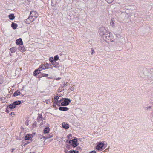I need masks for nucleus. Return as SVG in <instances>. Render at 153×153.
Listing matches in <instances>:
<instances>
[{
    "instance_id": "34",
    "label": "nucleus",
    "mask_w": 153,
    "mask_h": 153,
    "mask_svg": "<svg viewBox=\"0 0 153 153\" xmlns=\"http://www.w3.org/2000/svg\"><path fill=\"white\" fill-rule=\"evenodd\" d=\"M14 112H11V113H10V115H14Z\"/></svg>"
},
{
    "instance_id": "40",
    "label": "nucleus",
    "mask_w": 153,
    "mask_h": 153,
    "mask_svg": "<svg viewBox=\"0 0 153 153\" xmlns=\"http://www.w3.org/2000/svg\"><path fill=\"white\" fill-rule=\"evenodd\" d=\"M30 143V142H27V143H25V145H27V144Z\"/></svg>"
},
{
    "instance_id": "27",
    "label": "nucleus",
    "mask_w": 153,
    "mask_h": 153,
    "mask_svg": "<svg viewBox=\"0 0 153 153\" xmlns=\"http://www.w3.org/2000/svg\"><path fill=\"white\" fill-rule=\"evenodd\" d=\"M67 85L68 84L67 82L64 83L63 85V86H62V87H64L65 86H67Z\"/></svg>"
},
{
    "instance_id": "29",
    "label": "nucleus",
    "mask_w": 153,
    "mask_h": 153,
    "mask_svg": "<svg viewBox=\"0 0 153 153\" xmlns=\"http://www.w3.org/2000/svg\"><path fill=\"white\" fill-rule=\"evenodd\" d=\"M59 98V97L57 96H55L54 97V98L55 99L58 100Z\"/></svg>"
},
{
    "instance_id": "33",
    "label": "nucleus",
    "mask_w": 153,
    "mask_h": 153,
    "mask_svg": "<svg viewBox=\"0 0 153 153\" xmlns=\"http://www.w3.org/2000/svg\"><path fill=\"white\" fill-rule=\"evenodd\" d=\"M61 79V78L59 77V78H57L56 79V80H60Z\"/></svg>"
},
{
    "instance_id": "14",
    "label": "nucleus",
    "mask_w": 153,
    "mask_h": 153,
    "mask_svg": "<svg viewBox=\"0 0 153 153\" xmlns=\"http://www.w3.org/2000/svg\"><path fill=\"white\" fill-rule=\"evenodd\" d=\"M9 18L10 20H12L15 18V16L13 14H11L9 15Z\"/></svg>"
},
{
    "instance_id": "37",
    "label": "nucleus",
    "mask_w": 153,
    "mask_h": 153,
    "mask_svg": "<svg viewBox=\"0 0 153 153\" xmlns=\"http://www.w3.org/2000/svg\"><path fill=\"white\" fill-rule=\"evenodd\" d=\"M42 138H45V139H47V138H46V137H45V136H42Z\"/></svg>"
},
{
    "instance_id": "13",
    "label": "nucleus",
    "mask_w": 153,
    "mask_h": 153,
    "mask_svg": "<svg viewBox=\"0 0 153 153\" xmlns=\"http://www.w3.org/2000/svg\"><path fill=\"white\" fill-rule=\"evenodd\" d=\"M114 22H115V20L114 18H112L111 19V22H110L111 25L112 27L114 26Z\"/></svg>"
},
{
    "instance_id": "23",
    "label": "nucleus",
    "mask_w": 153,
    "mask_h": 153,
    "mask_svg": "<svg viewBox=\"0 0 153 153\" xmlns=\"http://www.w3.org/2000/svg\"><path fill=\"white\" fill-rule=\"evenodd\" d=\"M53 136V134H51L48 135L46 136V138H48L52 137Z\"/></svg>"
},
{
    "instance_id": "38",
    "label": "nucleus",
    "mask_w": 153,
    "mask_h": 153,
    "mask_svg": "<svg viewBox=\"0 0 153 153\" xmlns=\"http://www.w3.org/2000/svg\"><path fill=\"white\" fill-rule=\"evenodd\" d=\"M64 152L65 153H67V150H64Z\"/></svg>"
},
{
    "instance_id": "10",
    "label": "nucleus",
    "mask_w": 153,
    "mask_h": 153,
    "mask_svg": "<svg viewBox=\"0 0 153 153\" xmlns=\"http://www.w3.org/2000/svg\"><path fill=\"white\" fill-rule=\"evenodd\" d=\"M32 135L31 134H27L25 137V140H30L32 138Z\"/></svg>"
},
{
    "instance_id": "36",
    "label": "nucleus",
    "mask_w": 153,
    "mask_h": 153,
    "mask_svg": "<svg viewBox=\"0 0 153 153\" xmlns=\"http://www.w3.org/2000/svg\"><path fill=\"white\" fill-rule=\"evenodd\" d=\"M94 50H92V54H93V53H94Z\"/></svg>"
},
{
    "instance_id": "17",
    "label": "nucleus",
    "mask_w": 153,
    "mask_h": 153,
    "mask_svg": "<svg viewBox=\"0 0 153 153\" xmlns=\"http://www.w3.org/2000/svg\"><path fill=\"white\" fill-rule=\"evenodd\" d=\"M21 94V93L20 92L17 91H16L13 94V95L14 96H17Z\"/></svg>"
},
{
    "instance_id": "3",
    "label": "nucleus",
    "mask_w": 153,
    "mask_h": 153,
    "mask_svg": "<svg viewBox=\"0 0 153 153\" xmlns=\"http://www.w3.org/2000/svg\"><path fill=\"white\" fill-rule=\"evenodd\" d=\"M69 143L72 145L74 147L77 146L78 145L77 139H74L70 140Z\"/></svg>"
},
{
    "instance_id": "4",
    "label": "nucleus",
    "mask_w": 153,
    "mask_h": 153,
    "mask_svg": "<svg viewBox=\"0 0 153 153\" xmlns=\"http://www.w3.org/2000/svg\"><path fill=\"white\" fill-rule=\"evenodd\" d=\"M106 30L104 27H101L99 29V33L100 35L102 36H103L106 34Z\"/></svg>"
},
{
    "instance_id": "28",
    "label": "nucleus",
    "mask_w": 153,
    "mask_h": 153,
    "mask_svg": "<svg viewBox=\"0 0 153 153\" xmlns=\"http://www.w3.org/2000/svg\"><path fill=\"white\" fill-rule=\"evenodd\" d=\"M48 76V74H43L42 76H43L47 77Z\"/></svg>"
},
{
    "instance_id": "25",
    "label": "nucleus",
    "mask_w": 153,
    "mask_h": 153,
    "mask_svg": "<svg viewBox=\"0 0 153 153\" xmlns=\"http://www.w3.org/2000/svg\"><path fill=\"white\" fill-rule=\"evenodd\" d=\"M54 60L55 61L59 59V57L58 55L56 56L54 58Z\"/></svg>"
},
{
    "instance_id": "21",
    "label": "nucleus",
    "mask_w": 153,
    "mask_h": 153,
    "mask_svg": "<svg viewBox=\"0 0 153 153\" xmlns=\"http://www.w3.org/2000/svg\"><path fill=\"white\" fill-rule=\"evenodd\" d=\"M44 66L42 65H41L39 67L38 70L39 71H41L42 69H44Z\"/></svg>"
},
{
    "instance_id": "7",
    "label": "nucleus",
    "mask_w": 153,
    "mask_h": 153,
    "mask_svg": "<svg viewBox=\"0 0 153 153\" xmlns=\"http://www.w3.org/2000/svg\"><path fill=\"white\" fill-rule=\"evenodd\" d=\"M103 143H100L97 146L96 149L98 150H100L102 149L103 147Z\"/></svg>"
},
{
    "instance_id": "20",
    "label": "nucleus",
    "mask_w": 153,
    "mask_h": 153,
    "mask_svg": "<svg viewBox=\"0 0 153 153\" xmlns=\"http://www.w3.org/2000/svg\"><path fill=\"white\" fill-rule=\"evenodd\" d=\"M21 102L20 101H15L14 102V103L15 104V105H18L19 104H20L21 103Z\"/></svg>"
},
{
    "instance_id": "9",
    "label": "nucleus",
    "mask_w": 153,
    "mask_h": 153,
    "mask_svg": "<svg viewBox=\"0 0 153 153\" xmlns=\"http://www.w3.org/2000/svg\"><path fill=\"white\" fill-rule=\"evenodd\" d=\"M19 49L22 52H23L25 51V48L23 45V44L19 45Z\"/></svg>"
},
{
    "instance_id": "30",
    "label": "nucleus",
    "mask_w": 153,
    "mask_h": 153,
    "mask_svg": "<svg viewBox=\"0 0 153 153\" xmlns=\"http://www.w3.org/2000/svg\"><path fill=\"white\" fill-rule=\"evenodd\" d=\"M90 153H96V152L94 150L90 152Z\"/></svg>"
},
{
    "instance_id": "5",
    "label": "nucleus",
    "mask_w": 153,
    "mask_h": 153,
    "mask_svg": "<svg viewBox=\"0 0 153 153\" xmlns=\"http://www.w3.org/2000/svg\"><path fill=\"white\" fill-rule=\"evenodd\" d=\"M30 16L33 18L36 19L38 15L36 11H31L30 13Z\"/></svg>"
},
{
    "instance_id": "31",
    "label": "nucleus",
    "mask_w": 153,
    "mask_h": 153,
    "mask_svg": "<svg viewBox=\"0 0 153 153\" xmlns=\"http://www.w3.org/2000/svg\"><path fill=\"white\" fill-rule=\"evenodd\" d=\"M41 116H42V115H39V117L38 118V120H40V118H41Z\"/></svg>"
},
{
    "instance_id": "39",
    "label": "nucleus",
    "mask_w": 153,
    "mask_h": 153,
    "mask_svg": "<svg viewBox=\"0 0 153 153\" xmlns=\"http://www.w3.org/2000/svg\"><path fill=\"white\" fill-rule=\"evenodd\" d=\"M36 123H34L33 124V126H36Z\"/></svg>"
},
{
    "instance_id": "12",
    "label": "nucleus",
    "mask_w": 153,
    "mask_h": 153,
    "mask_svg": "<svg viewBox=\"0 0 153 153\" xmlns=\"http://www.w3.org/2000/svg\"><path fill=\"white\" fill-rule=\"evenodd\" d=\"M60 110L66 111L68 110V108L66 107H60L59 108Z\"/></svg>"
},
{
    "instance_id": "24",
    "label": "nucleus",
    "mask_w": 153,
    "mask_h": 153,
    "mask_svg": "<svg viewBox=\"0 0 153 153\" xmlns=\"http://www.w3.org/2000/svg\"><path fill=\"white\" fill-rule=\"evenodd\" d=\"M106 1L109 3H111L114 1V0H105Z\"/></svg>"
},
{
    "instance_id": "19",
    "label": "nucleus",
    "mask_w": 153,
    "mask_h": 153,
    "mask_svg": "<svg viewBox=\"0 0 153 153\" xmlns=\"http://www.w3.org/2000/svg\"><path fill=\"white\" fill-rule=\"evenodd\" d=\"M78 151L76 150H72L69 151L68 153H78Z\"/></svg>"
},
{
    "instance_id": "41",
    "label": "nucleus",
    "mask_w": 153,
    "mask_h": 153,
    "mask_svg": "<svg viewBox=\"0 0 153 153\" xmlns=\"http://www.w3.org/2000/svg\"><path fill=\"white\" fill-rule=\"evenodd\" d=\"M2 100V99L1 98H0V102H1V101Z\"/></svg>"
},
{
    "instance_id": "15",
    "label": "nucleus",
    "mask_w": 153,
    "mask_h": 153,
    "mask_svg": "<svg viewBox=\"0 0 153 153\" xmlns=\"http://www.w3.org/2000/svg\"><path fill=\"white\" fill-rule=\"evenodd\" d=\"M49 128H46L44 130V133L45 134L49 133Z\"/></svg>"
},
{
    "instance_id": "18",
    "label": "nucleus",
    "mask_w": 153,
    "mask_h": 153,
    "mask_svg": "<svg viewBox=\"0 0 153 153\" xmlns=\"http://www.w3.org/2000/svg\"><path fill=\"white\" fill-rule=\"evenodd\" d=\"M17 25L16 24L14 23H12L11 24V26L12 28L14 29H15L17 28Z\"/></svg>"
},
{
    "instance_id": "1",
    "label": "nucleus",
    "mask_w": 153,
    "mask_h": 153,
    "mask_svg": "<svg viewBox=\"0 0 153 153\" xmlns=\"http://www.w3.org/2000/svg\"><path fill=\"white\" fill-rule=\"evenodd\" d=\"M60 101L61 102V105L62 106H66L68 105L71 102L69 99H65L63 100H60Z\"/></svg>"
},
{
    "instance_id": "2",
    "label": "nucleus",
    "mask_w": 153,
    "mask_h": 153,
    "mask_svg": "<svg viewBox=\"0 0 153 153\" xmlns=\"http://www.w3.org/2000/svg\"><path fill=\"white\" fill-rule=\"evenodd\" d=\"M103 38L106 41L108 42H111L113 41V37L111 36H110V34H106L104 35L103 36Z\"/></svg>"
},
{
    "instance_id": "11",
    "label": "nucleus",
    "mask_w": 153,
    "mask_h": 153,
    "mask_svg": "<svg viewBox=\"0 0 153 153\" xmlns=\"http://www.w3.org/2000/svg\"><path fill=\"white\" fill-rule=\"evenodd\" d=\"M62 126L63 128L66 129H67L69 128L68 125L66 123H63L62 124Z\"/></svg>"
},
{
    "instance_id": "42",
    "label": "nucleus",
    "mask_w": 153,
    "mask_h": 153,
    "mask_svg": "<svg viewBox=\"0 0 153 153\" xmlns=\"http://www.w3.org/2000/svg\"><path fill=\"white\" fill-rule=\"evenodd\" d=\"M50 60H51H51H52V59H50Z\"/></svg>"
},
{
    "instance_id": "26",
    "label": "nucleus",
    "mask_w": 153,
    "mask_h": 153,
    "mask_svg": "<svg viewBox=\"0 0 153 153\" xmlns=\"http://www.w3.org/2000/svg\"><path fill=\"white\" fill-rule=\"evenodd\" d=\"M51 59H53V60H51V62L52 63V65H53V66L54 67H55V65L54 64V62H54V61H53V58H52Z\"/></svg>"
},
{
    "instance_id": "35",
    "label": "nucleus",
    "mask_w": 153,
    "mask_h": 153,
    "mask_svg": "<svg viewBox=\"0 0 153 153\" xmlns=\"http://www.w3.org/2000/svg\"><path fill=\"white\" fill-rule=\"evenodd\" d=\"M14 150H15L14 149H12L11 152H13Z\"/></svg>"
},
{
    "instance_id": "8",
    "label": "nucleus",
    "mask_w": 153,
    "mask_h": 153,
    "mask_svg": "<svg viewBox=\"0 0 153 153\" xmlns=\"http://www.w3.org/2000/svg\"><path fill=\"white\" fill-rule=\"evenodd\" d=\"M16 43L18 45H21L23 44V42L21 38L17 39L16 41Z\"/></svg>"
},
{
    "instance_id": "22",
    "label": "nucleus",
    "mask_w": 153,
    "mask_h": 153,
    "mask_svg": "<svg viewBox=\"0 0 153 153\" xmlns=\"http://www.w3.org/2000/svg\"><path fill=\"white\" fill-rule=\"evenodd\" d=\"M39 72H38V70H35L33 73V74L34 75L36 76L37 75V74H39Z\"/></svg>"
},
{
    "instance_id": "6",
    "label": "nucleus",
    "mask_w": 153,
    "mask_h": 153,
    "mask_svg": "<svg viewBox=\"0 0 153 153\" xmlns=\"http://www.w3.org/2000/svg\"><path fill=\"white\" fill-rule=\"evenodd\" d=\"M34 20V18H33L30 15L28 18L27 19L25 20V22L27 24H30L31 22H33Z\"/></svg>"
},
{
    "instance_id": "32",
    "label": "nucleus",
    "mask_w": 153,
    "mask_h": 153,
    "mask_svg": "<svg viewBox=\"0 0 153 153\" xmlns=\"http://www.w3.org/2000/svg\"><path fill=\"white\" fill-rule=\"evenodd\" d=\"M80 149V147H77V149H76V150L78 151V150H79Z\"/></svg>"
},
{
    "instance_id": "16",
    "label": "nucleus",
    "mask_w": 153,
    "mask_h": 153,
    "mask_svg": "<svg viewBox=\"0 0 153 153\" xmlns=\"http://www.w3.org/2000/svg\"><path fill=\"white\" fill-rule=\"evenodd\" d=\"M9 108L11 109H13L15 107L16 105L13 102V103L12 104H10L9 105Z\"/></svg>"
}]
</instances>
